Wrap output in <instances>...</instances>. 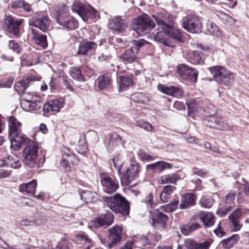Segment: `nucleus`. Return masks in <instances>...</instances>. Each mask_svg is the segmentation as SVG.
Segmentation results:
<instances>
[{
  "instance_id": "1",
  "label": "nucleus",
  "mask_w": 249,
  "mask_h": 249,
  "mask_svg": "<svg viewBox=\"0 0 249 249\" xmlns=\"http://www.w3.org/2000/svg\"><path fill=\"white\" fill-rule=\"evenodd\" d=\"M105 204L115 213L128 215L130 211V205L127 200L119 194L113 196H104Z\"/></svg>"
},
{
  "instance_id": "2",
  "label": "nucleus",
  "mask_w": 249,
  "mask_h": 249,
  "mask_svg": "<svg viewBox=\"0 0 249 249\" xmlns=\"http://www.w3.org/2000/svg\"><path fill=\"white\" fill-rule=\"evenodd\" d=\"M214 80L220 85L228 86L234 80L233 73L221 66L208 68Z\"/></svg>"
},
{
  "instance_id": "3",
  "label": "nucleus",
  "mask_w": 249,
  "mask_h": 249,
  "mask_svg": "<svg viewBox=\"0 0 249 249\" xmlns=\"http://www.w3.org/2000/svg\"><path fill=\"white\" fill-rule=\"evenodd\" d=\"M155 26V22L147 15L144 14L135 19L132 29L139 36L148 34Z\"/></svg>"
},
{
  "instance_id": "4",
  "label": "nucleus",
  "mask_w": 249,
  "mask_h": 249,
  "mask_svg": "<svg viewBox=\"0 0 249 249\" xmlns=\"http://www.w3.org/2000/svg\"><path fill=\"white\" fill-rule=\"evenodd\" d=\"M72 10L76 13L84 21L89 19L96 18L98 12L90 5L85 4L79 0H75L72 5Z\"/></svg>"
},
{
  "instance_id": "5",
  "label": "nucleus",
  "mask_w": 249,
  "mask_h": 249,
  "mask_svg": "<svg viewBox=\"0 0 249 249\" xmlns=\"http://www.w3.org/2000/svg\"><path fill=\"white\" fill-rule=\"evenodd\" d=\"M153 17L157 25L161 28V30L166 35L176 40L180 41L181 40V36L179 30L171 26L170 24L167 23L166 18L163 14H158L153 15Z\"/></svg>"
},
{
  "instance_id": "6",
  "label": "nucleus",
  "mask_w": 249,
  "mask_h": 249,
  "mask_svg": "<svg viewBox=\"0 0 249 249\" xmlns=\"http://www.w3.org/2000/svg\"><path fill=\"white\" fill-rule=\"evenodd\" d=\"M23 163L29 167H34L37 161L38 146L33 142L25 148L23 153Z\"/></svg>"
},
{
  "instance_id": "7",
  "label": "nucleus",
  "mask_w": 249,
  "mask_h": 249,
  "mask_svg": "<svg viewBox=\"0 0 249 249\" xmlns=\"http://www.w3.org/2000/svg\"><path fill=\"white\" fill-rule=\"evenodd\" d=\"M67 8L64 7L57 12L56 20L61 26L69 29L74 30L78 27V22L73 17L69 16L67 12Z\"/></svg>"
},
{
  "instance_id": "8",
  "label": "nucleus",
  "mask_w": 249,
  "mask_h": 249,
  "mask_svg": "<svg viewBox=\"0 0 249 249\" xmlns=\"http://www.w3.org/2000/svg\"><path fill=\"white\" fill-rule=\"evenodd\" d=\"M133 46L125 50L122 54L121 58L125 63L131 64L134 62H138L139 58L137 54L140 48L143 45V41L133 40Z\"/></svg>"
},
{
  "instance_id": "9",
  "label": "nucleus",
  "mask_w": 249,
  "mask_h": 249,
  "mask_svg": "<svg viewBox=\"0 0 249 249\" xmlns=\"http://www.w3.org/2000/svg\"><path fill=\"white\" fill-rule=\"evenodd\" d=\"M140 165L136 161L131 162L121 178V183L123 186H127L138 176L140 172Z\"/></svg>"
},
{
  "instance_id": "10",
  "label": "nucleus",
  "mask_w": 249,
  "mask_h": 249,
  "mask_svg": "<svg viewBox=\"0 0 249 249\" xmlns=\"http://www.w3.org/2000/svg\"><path fill=\"white\" fill-rule=\"evenodd\" d=\"M177 72L183 79L191 83H196L197 81L198 71L186 65H179Z\"/></svg>"
},
{
  "instance_id": "11",
  "label": "nucleus",
  "mask_w": 249,
  "mask_h": 249,
  "mask_svg": "<svg viewBox=\"0 0 249 249\" xmlns=\"http://www.w3.org/2000/svg\"><path fill=\"white\" fill-rule=\"evenodd\" d=\"M108 231L109 241L104 242L102 239H101V241L104 244L107 243L108 248L111 249L121 241L123 228L119 226H115L109 229Z\"/></svg>"
},
{
  "instance_id": "12",
  "label": "nucleus",
  "mask_w": 249,
  "mask_h": 249,
  "mask_svg": "<svg viewBox=\"0 0 249 249\" xmlns=\"http://www.w3.org/2000/svg\"><path fill=\"white\" fill-rule=\"evenodd\" d=\"M182 27L190 33H196L201 30L202 23L198 17L194 16L185 19L182 22Z\"/></svg>"
},
{
  "instance_id": "13",
  "label": "nucleus",
  "mask_w": 249,
  "mask_h": 249,
  "mask_svg": "<svg viewBox=\"0 0 249 249\" xmlns=\"http://www.w3.org/2000/svg\"><path fill=\"white\" fill-rule=\"evenodd\" d=\"M29 24L39 28L43 32H45L49 29L50 21L47 16L38 14L29 19Z\"/></svg>"
},
{
  "instance_id": "14",
  "label": "nucleus",
  "mask_w": 249,
  "mask_h": 249,
  "mask_svg": "<svg viewBox=\"0 0 249 249\" xmlns=\"http://www.w3.org/2000/svg\"><path fill=\"white\" fill-rule=\"evenodd\" d=\"M11 137L10 148L14 150H19L22 144H26L27 145L33 142L29 138L26 137L22 132L15 134L14 135L10 136Z\"/></svg>"
},
{
  "instance_id": "15",
  "label": "nucleus",
  "mask_w": 249,
  "mask_h": 249,
  "mask_svg": "<svg viewBox=\"0 0 249 249\" xmlns=\"http://www.w3.org/2000/svg\"><path fill=\"white\" fill-rule=\"evenodd\" d=\"M22 19L16 20L11 16H7L5 18V23L7 31L11 34L16 36H19V27Z\"/></svg>"
},
{
  "instance_id": "16",
  "label": "nucleus",
  "mask_w": 249,
  "mask_h": 249,
  "mask_svg": "<svg viewBox=\"0 0 249 249\" xmlns=\"http://www.w3.org/2000/svg\"><path fill=\"white\" fill-rule=\"evenodd\" d=\"M243 211L244 213H249V209H245L244 210L237 208L235 209L228 216V218L232 224L234 231H237L240 230L242 225L240 224V220L242 217Z\"/></svg>"
},
{
  "instance_id": "17",
  "label": "nucleus",
  "mask_w": 249,
  "mask_h": 249,
  "mask_svg": "<svg viewBox=\"0 0 249 249\" xmlns=\"http://www.w3.org/2000/svg\"><path fill=\"white\" fill-rule=\"evenodd\" d=\"M128 26V22L126 19L120 16L113 17L109 21V28L114 32L119 33H124Z\"/></svg>"
},
{
  "instance_id": "18",
  "label": "nucleus",
  "mask_w": 249,
  "mask_h": 249,
  "mask_svg": "<svg viewBox=\"0 0 249 249\" xmlns=\"http://www.w3.org/2000/svg\"><path fill=\"white\" fill-rule=\"evenodd\" d=\"M152 225L156 228L164 229L165 227L168 216L158 210L154 212L151 215Z\"/></svg>"
},
{
  "instance_id": "19",
  "label": "nucleus",
  "mask_w": 249,
  "mask_h": 249,
  "mask_svg": "<svg viewBox=\"0 0 249 249\" xmlns=\"http://www.w3.org/2000/svg\"><path fill=\"white\" fill-rule=\"evenodd\" d=\"M97 87L99 90L108 88L112 82L111 74L108 72L101 73L97 79Z\"/></svg>"
},
{
  "instance_id": "20",
  "label": "nucleus",
  "mask_w": 249,
  "mask_h": 249,
  "mask_svg": "<svg viewBox=\"0 0 249 249\" xmlns=\"http://www.w3.org/2000/svg\"><path fill=\"white\" fill-rule=\"evenodd\" d=\"M21 166L19 158L16 155H9L0 160V166L10 167L13 169L19 168Z\"/></svg>"
},
{
  "instance_id": "21",
  "label": "nucleus",
  "mask_w": 249,
  "mask_h": 249,
  "mask_svg": "<svg viewBox=\"0 0 249 249\" xmlns=\"http://www.w3.org/2000/svg\"><path fill=\"white\" fill-rule=\"evenodd\" d=\"M103 190L108 194L115 192L119 187L118 183L109 177H105L101 180Z\"/></svg>"
},
{
  "instance_id": "22",
  "label": "nucleus",
  "mask_w": 249,
  "mask_h": 249,
  "mask_svg": "<svg viewBox=\"0 0 249 249\" xmlns=\"http://www.w3.org/2000/svg\"><path fill=\"white\" fill-rule=\"evenodd\" d=\"M210 108L212 109L211 115H208L203 120V124L209 127L212 128H221L219 124H217L219 118L216 117L214 115L216 113V109L213 106H210Z\"/></svg>"
},
{
  "instance_id": "23",
  "label": "nucleus",
  "mask_w": 249,
  "mask_h": 249,
  "mask_svg": "<svg viewBox=\"0 0 249 249\" xmlns=\"http://www.w3.org/2000/svg\"><path fill=\"white\" fill-rule=\"evenodd\" d=\"M196 196L193 193H187L181 196L179 207L181 209H189L196 203Z\"/></svg>"
},
{
  "instance_id": "24",
  "label": "nucleus",
  "mask_w": 249,
  "mask_h": 249,
  "mask_svg": "<svg viewBox=\"0 0 249 249\" xmlns=\"http://www.w3.org/2000/svg\"><path fill=\"white\" fill-rule=\"evenodd\" d=\"M96 46V44L94 42L84 40L79 43L77 53L78 55H85L88 52L92 51Z\"/></svg>"
},
{
  "instance_id": "25",
  "label": "nucleus",
  "mask_w": 249,
  "mask_h": 249,
  "mask_svg": "<svg viewBox=\"0 0 249 249\" xmlns=\"http://www.w3.org/2000/svg\"><path fill=\"white\" fill-rule=\"evenodd\" d=\"M63 107V102L61 99H55L45 104L43 106V111L45 112H58Z\"/></svg>"
},
{
  "instance_id": "26",
  "label": "nucleus",
  "mask_w": 249,
  "mask_h": 249,
  "mask_svg": "<svg viewBox=\"0 0 249 249\" xmlns=\"http://www.w3.org/2000/svg\"><path fill=\"white\" fill-rule=\"evenodd\" d=\"M9 123V135H14L16 133L22 132L21 123L15 117L11 116L8 119Z\"/></svg>"
},
{
  "instance_id": "27",
  "label": "nucleus",
  "mask_w": 249,
  "mask_h": 249,
  "mask_svg": "<svg viewBox=\"0 0 249 249\" xmlns=\"http://www.w3.org/2000/svg\"><path fill=\"white\" fill-rule=\"evenodd\" d=\"M158 89L163 93L175 97L179 96L182 94V90L180 89L173 86L167 87L160 84L158 85Z\"/></svg>"
},
{
  "instance_id": "28",
  "label": "nucleus",
  "mask_w": 249,
  "mask_h": 249,
  "mask_svg": "<svg viewBox=\"0 0 249 249\" xmlns=\"http://www.w3.org/2000/svg\"><path fill=\"white\" fill-rule=\"evenodd\" d=\"M148 243V241L146 236L143 235H138L136 236L133 239V242L128 241L126 243L125 245L121 249H132L133 244H136L137 246H144Z\"/></svg>"
},
{
  "instance_id": "29",
  "label": "nucleus",
  "mask_w": 249,
  "mask_h": 249,
  "mask_svg": "<svg viewBox=\"0 0 249 249\" xmlns=\"http://www.w3.org/2000/svg\"><path fill=\"white\" fill-rule=\"evenodd\" d=\"M177 173L166 174L161 176L158 179V183L160 184L171 183L176 185L177 181L180 179Z\"/></svg>"
},
{
  "instance_id": "30",
  "label": "nucleus",
  "mask_w": 249,
  "mask_h": 249,
  "mask_svg": "<svg viewBox=\"0 0 249 249\" xmlns=\"http://www.w3.org/2000/svg\"><path fill=\"white\" fill-rule=\"evenodd\" d=\"M205 227H211L214 223V216L211 213L201 212L198 215Z\"/></svg>"
},
{
  "instance_id": "31",
  "label": "nucleus",
  "mask_w": 249,
  "mask_h": 249,
  "mask_svg": "<svg viewBox=\"0 0 249 249\" xmlns=\"http://www.w3.org/2000/svg\"><path fill=\"white\" fill-rule=\"evenodd\" d=\"M32 33L33 34V39L34 40L35 42L43 47V48H46L48 45L47 41V36L41 33H37L35 29H31Z\"/></svg>"
},
{
  "instance_id": "32",
  "label": "nucleus",
  "mask_w": 249,
  "mask_h": 249,
  "mask_svg": "<svg viewBox=\"0 0 249 249\" xmlns=\"http://www.w3.org/2000/svg\"><path fill=\"white\" fill-rule=\"evenodd\" d=\"M64 152L66 153V154L63 155V159L61 161V165L67 169L68 166H69L70 161H75L77 159L75 157V155L71 153L70 148L67 147L64 148Z\"/></svg>"
},
{
  "instance_id": "33",
  "label": "nucleus",
  "mask_w": 249,
  "mask_h": 249,
  "mask_svg": "<svg viewBox=\"0 0 249 249\" xmlns=\"http://www.w3.org/2000/svg\"><path fill=\"white\" fill-rule=\"evenodd\" d=\"M37 186V182L36 180H33L27 183L21 184L19 187V190L22 193L35 195L36 189Z\"/></svg>"
},
{
  "instance_id": "34",
  "label": "nucleus",
  "mask_w": 249,
  "mask_h": 249,
  "mask_svg": "<svg viewBox=\"0 0 249 249\" xmlns=\"http://www.w3.org/2000/svg\"><path fill=\"white\" fill-rule=\"evenodd\" d=\"M35 101L36 102L20 101V107L26 111L39 110L42 106V103L36 100Z\"/></svg>"
},
{
  "instance_id": "35",
  "label": "nucleus",
  "mask_w": 249,
  "mask_h": 249,
  "mask_svg": "<svg viewBox=\"0 0 249 249\" xmlns=\"http://www.w3.org/2000/svg\"><path fill=\"white\" fill-rule=\"evenodd\" d=\"M176 187L172 185H166L163 187L162 191L160 193V199L163 202H167L170 197L173 191L176 189Z\"/></svg>"
},
{
  "instance_id": "36",
  "label": "nucleus",
  "mask_w": 249,
  "mask_h": 249,
  "mask_svg": "<svg viewBox=\"0 0 249 249\" xmlns=\"http://www.w3.org/2000/svg\"><path fill=\"white\" fill-rule=\"evenodd\" d=\"M122 143V138L117 133L111 134L110 135L107 148L109 150H113L116 146L121 145Z\"/></svg>"
},
{
  "instance_id": "37",
  "label": "nucleus",
  "mask_w": 249,
  "mask_h": 249,
  "mask_svg": "<svg viewBox=\"0 0 249 249\" xmlns=\"http://www.w3.org/2000/svg\"><path fill=\"white\" fill-rule=\"evenodd\" d=\"M239 239V235L234 234L226 239L223 240L221 242L220 245L225 249H230L237 242Z\"/></svg>"
},
{
  "instance_id": "38",
  "label": "nucleus",
  "mask_w": 249,
  "mask_h": 249,
  "mask_svg": "<svg viewBox=\"0 0 249 249\" xmlns=\"http://www.w3.org/2000/svg\"><path fill=\"white\" fill-rule=\"evenodd\" d=\"M78 192L80 195L81 199L86 203L92 202L96 196V194L90 191L87 190L83 191L82 190H79Z\"/></svg>"
},
{
  "instance_id": "39",
  "label": "nucleus",
  "mask_w": 249,
  "mask_h": 249,
  "mask_svg": "<svg viewBox=\"0 0 249 249\" xmlns=\"http://www.w3.org/2000/svg\"><path fill=\"white\" fill-rule=\"evenodd\" d=\"M130 99L134 102L143 104L149 100L148 97L145 94L142 92L134 93L131 95Z\"/></svg>"
},
{
  "instance_id": "40",
  "label": "nucleus",
  "mask_w": 249,
  "mask_h": 249,
  "mask_svg": "<svg viewBox=\"0 0 249 249\" xmlns=\"http://www.w3.org/2000/svg\"><path fill=\"white\" fill-rule=\"evenodd\" d=\"M206 30L210 34L213 36L219 37L221 35V32L214 23L211 21H208L206 24Z\"/></svg>"
},
{
  "instance_id": "41",
  "label": "nucleus",
  "mask_w": 249,
  "mask_h": 249,
  "mask_svg": "<svg viewBox=\"0 0 249 249\" xmlns=\"http://www.w3.org/2000/svg\"><path fill=\"white\" fill-rule=\"evenodd\" d=\"M118 83L120 89L124 90L132 84V80L130 76L124 75L119 77Z\"/></svg>"
},
{
  "instance_id": "42",
  "label": "nucleus",
  "mask_w": 249,
  "mask_h": 249,
  "mask_svg": "<svg viewBox=\"0 0 249 249\" xmlns=\"http://www.w3.org/2000/svg\"><path fill=\"white\" fill-rule=\"evenodd\" d=\"M30 80L26 78L17 82L15 85V89L18 94L23 93L24 91L29 85Z\"/></svg>"
},
{
  "instance_id": "43",
  "label": "nucleus",
  "mask_w": 249,
  "mask_h": 249,
  "mask_svg": "<svg viewBox=\"0 0 249 249\" xmlns=\"http://www.w3.org/2000/svg\"><path fill=\"white\" fill-rule=\"evenodd\" d=\"M22 97V99L21 101L36 102L35 101L36 100L38 101V102H41V97L32 93L24 92Z\"/></svg>"
},
{
  "instance_id": "44",
  "label": "nucleus",
  "mask_w": 249,
  "mask_h": 249,
  "mask_svg": "<svg viewBox=\"0 0 249 249\" xmlns=\"http://www.w3.org/2000/svg\"><path fill=\"white\" fill-rule=\"evenodd\" d=\"M214 202V200L212 197L204 196L201 198L199 203L202 207L209 208L212 207Z\"/></svg>"
},
{
  "instance_id": "45",
  "label": "nucleus",
  "mask_w": 249,
  "mask_h": 249,
  "mask_svg": "<svg viewBox=\"0 0 249 249\" xmlns=\"http://www.w3.org/2000/svg\"><path fill=\"white\" fill-rule=\"evenodd\" d=\"M99 217L104 226L110 225L113 222L114 219L113 214L109 212H107L102 216Z\"/></svg>"
},
{
  "instance_id": "46",
  "label": "nucleus",
  "mask_w": 249,
  "mask_h": 249,
  "mask_svg": "<svg viewBox=\"0 0 249 249\" xmlns=\"http://www.w3.org/2000/svg\"><path fill=\"white\" fill-rule=\"evenodd\" d=\"M70 75L71 77L78 81H85L84 77L82 74L80 69L78 68H72L71 70Z\"/></svg>"
},
{
  "instance_id": "47",
  "label": "nucleus",
  "mask_w": 249,
  "mask_h": 249,
  "mask_svg": "<svg viewBox=\"0 0 249 249\" xmlns=\"http://www.w3.org/2000/svg\"><path fill=\"white\" fill-rule=\"evenodd\" d=\"M201 53L198 51H195L191 54L190 61L194 64H201L203 63V60L201 58Z\"/></svg>"
},
{
  "instance_id": "48",
  "label": "nucleus",
  "mask_w": 249,
  "mask_h": 249,
  "mask_svg": "<svg viewBox=\"0 0 249 249\" xmlns=\"http://www.w3.org/2000/svg\"><path fill=\"white\" fill-rule=\"evenodd\" d=\"M165 33L162 30L153 34V37L155 41L161 43L165 45H168V41L165 37Z\"/></svg>"
},
{
  "instance_id": "49",
  "label": "nucleus",
  "mask_w": 249,
  "mask_h": 249,
  "mask_svg": "<svg viewBox=\"0 0 249 249\" xmlns=\"http://www.w3.org/2000/svg\"><path fill=\"white\" fill-rule=\"evenodd\" d=\"M136 125L139 127L142 128L148 131L153 132L155 130L154 127L151 124L142 120L137 121L136 123Z\"/></svg>"
},
{
  "instance_id": "50",
  "label": "nucleus",
  "mask_w": 249,
  "mask_h": 249,
  "mask_svg": "<svg viewBox=\"0 0 249 249\" xmlns=\"http://www.w3.org/2000/svg\"><path fill=\"white\" fill-rule=\"evenodd\" d=\"M178 200H175L164 207H161V209L165 212L173 211L178 208Z\"/></svg>"
},
{
  "instance_id": "51",
  "label": "nucleus",
  "mask_w": 249,
  "mask_h": 249,
  "mask_svg": "<svg viewBox=\"0 0 249 249\" xmlns=\"http://www.w3.org/2000/svg\"><path fill=\"white\" fill-rule=\"evenodd\" d=\"M217 124H219L221 128H215V129L222 130H230L231 128V125L229 124L228 122H227L226 120L224 119L222 117H219L218 122L217 123Z\"/></svg>"
},
{
  "instance_id": "52",
  "label": "nucleus",
  "mask_w": 249,
  "mask_h": 249,
  "mask_svg": "<svg viewBox=\"0 0 249 249\" xmlns=\"http://www.w3.org/2000/svg\"><path fill=\"white\" fill-rule=\"evenodd\" d=\"M9 48L12 50L14 53L19 54L20 53L21 48L17 41L11 40L9 41Z\"/></svg>"
},
{
  "instance_id": "53",
  "label": "nucleus",
  "mask_w": 249,
  "mask_h": 249,
  "mask_svg": "<svg viewBox=\"0 0 249 249\" xmlns=\"http://www.w3.org/2000/svg\"><path fill=\"white\" fill-rule=\"evenodd\" d=\"M186 105L189 112L196 111L198 107V103L194 99H189L186 101Z\"/></svg>"
},
{
  "instance_id": "54",
  "label": "nucleus",
  "mask_w": 249,
  "mask_h": 249,
  "mask_svg": "<svg viewBox=\"0 0 249 249\" xmlns=\"http://www.w3.org/2000/svg\"><path fill=\"white\" fill-rule=\"evenodd\" d=\"M196 242L194 240L188 238L186 239L184 242V244L182 245L186 249H196Z\"/></svg>"
},
{
  "instance_id": "55",
  "label": "nucleus",
  "mask_w": 249,
  "mask_h": 249,
  "mask_svg": "<svg viewBox=\"0 0 249 249\" xmlns=\"http://www.w3.org/2000/svg\"><path fill=\"white\" fill-rule=\"evenodd\" d=\"M236 195V192L235 191H231L225 196L224 202L226 204H230L233 202Z\"/></svg>"
},
{
  "instance_id": "56",
  "label": "nucleus",
  "mask_w": 249,
  "mask_h": 249,
  "mask_svg": "<svg viewBox=\"0 0 249 249\" xmlns=\"http://www.w3.org/2000/svg\"><path fill=\"white\" fill-rule=\"evenodd\" d=\"M172 165L164 161H158V169L160 172H162L164 170L166 169H171L172 168Z\"/></svg>"
},
{
  "instance_id": "57",
  "label": "nucleus",
  "mask_w": 249,
  "mask_h": 249,
  "mask_svg": "<svg viewBox=\"0 0 249 249\" xmlns=\"http://www.w3.org/2000/svg\"><path fill=\"white\" fill-rule=\"evenodd\" d=\"M70 243L65 239H62L57 243L56 246L57 249H70Z\"/></svg>"
},
{
  "instance_id": "58",
  "label": "nucleus",
  "mask_w": 249,
  "mask_h": 249,
  "mask_svg": "<svg viewBox=\"0 0 249 249\" xmlns=\"http://www.w3.org/2000/svg\"><path fill=\"white\" fill-rule=\"evenodd\" d=\"M208 174V172L202 169L195 168L193 169V175H197L201 178H205Z\"/></svg>"
},
{
  "instance_id": "59",
  "label": "nucleus",
  "mask_w": 249,
  "mask_h": 249,
  "mask_svg": "<svg viewBox=\"0 0 249 249\" xmlns=\"http://www.w3.org/2000/svg\"><path fill=\"white\" fill-rule=\"evenodd\" d=\"M211 244L210 241H205L203 243H196V249H209Z\"/></svg>"
},
{
  "instance_id": "60",
  "label": "nucleus",
  "mask_w": 249,
  "mask_h": 249,
  "mask_svg": "<svg viewBox=\"0 0 249 249\" xmlns=\"http://www.w3.org/2000/svg\"><path fill=\"white\" fill-rule=\"evenodd\" d=\"M13 83V79L9 78L6 79L5 81H2L0 82V88H10Z\"/></svg>"
},
{
  "instance_id": "61",
  "label": "nucleus",
  "mask_w": 249,
  "mask_h": 249,
  "mask_svg": "<svg viewBox=\"0 0 249 249\" xmlns=\"http://www.w3.org/2000/svg\"><path fill=\"white\" fill-rule=\"evenodd\" d=\"M138 155L140 158L142 160H153V159L150 155L146 154L141 150L139 151Z\"/></svg>"
},
{
  "instance_id": "62",
  "label": "nucleus",
  "mask_w": 249,
  "mask_h": 249,
  "mask_svg": "<svg viewBox=\"0 0 249 249\" xmlns=\"http://www.w3.org/2000/svg\"><path fill=\"white\" fill-rule=\"evenodd\" d=\"M102 226L104 225L103 224L100 218L98 217L92 221L90 223V225H89V227H93L94 228H97Z\"/></svg>"
},
{
  "instance_id": "63",
  "label": "nucleus",
  "mask_w": 249,
  "mask_h": 249,
  "mask_svg": "<svg viewBox=\"0 0 249 249\" xmlns=\"http://www.w3.org/2000/svg\"><path fill=\"white\" fill-rule=\"evenodd\" d=\"M180 231L184 235H188L192 232L188 224L183 225L180 229Z\"/></svg>"
},
{
  "instance_id": "64",
  "label": "nucleus",
  "mask_w": 249,
  "mask_h": 249,
  "mask_svg": "<svg viewBox=\"0 0 249 249\" xmlns=\"http://www.w3.org/2000/svg\"><path fill=\"white\" fill-rule=\"evenodd\" d=\"M231 207H229L226 208H221L217 211L216 213L222 217L224 216L231 211Z\"/></svg>"
}]
</instances>
